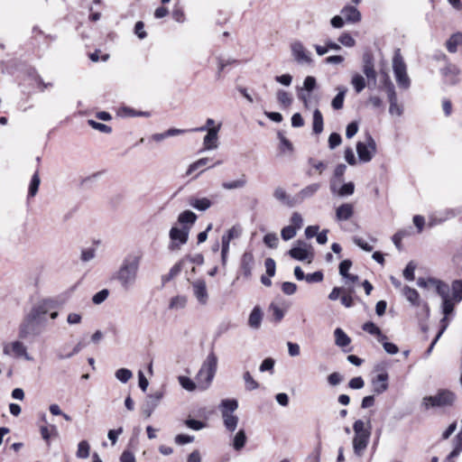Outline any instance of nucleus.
I'll use <instances>...</instances> for the list:
<instances>
[{
    "instance_id": "1",
    "label": "nucleus",
    "mask_w": 462,
    "mask_h": 462,
    "mask_svg": "<svg viewBox=\"0 0 462 462\" xmlns=\"http://www.w3.org/2000/svg\"><path fill=\"white\" fill-rule=\"evenodd\" d=\"M141 260V254H128L124 257L117 271L114 273L113 279L119 283L124 291H128L134 287L138 279Z\"/></svg>"
},
{
    "instance_id": "2",
    "label": "nucleus",
    "mask_w": 462,
    "mask_h": 462,
    "mask_svg": "<svg viewBox=\"0 0 462 462\" xmlns=\"http://www.w3.org/2000/svg\"><path fill=\"white\" fill-rule=\"evenodd\" d=\"M217 368V357L211 352L203 362L195 378L199 390L204 391L209 387L216 374Z\"/></svg>"
},
{
    "instance_id": "3",
    "label": "nucleus",
    "mask_w": 462,
    "mask_h": 462,
    "mask_svg": "<svg viewBox=\"0 0 462 462\" xmlns=\"http://www.w3.org/2000/svg\"><path fill=\"white\" fill-rule=\"evenodd\" d=\"M367 424L368 426L366 427L365 423L362 420H357L353 425V430L355 432L353 439V449L354 453L357 457H361L364 454L369 443L371 427L369 422Z\"/></svg>"
},
{
    "instance_id": "4",
    "label": "nucleus",
    "mask_w": 462,
    "mask_h": 462,
    "mask_svg": "<svg viewBox=\"0 0 462 462\" xmlns=\"http://www.w3.org/2000/svg\"><path fill=\"white\" fill-rule=\"evenodd\" d=\"M393 70L398 87L402 89H408L411 87V79L408 76L407 66L400 49L394 51Z\"/></svg>"
},
{
    "instance_id": "5",
    "label": "nucleus",
    "mask_w": 462,
    "mask_h": 462,
    "mask_svg": "<svg viewBox=\"0 0 462 462\" xmlns=\"http://www.w3.org/2000/svg\"><path fill=\"white\" fill-rule=\"evenodd\" d=\"M456 395L448 390H440L435 395L425 396L422 399L421 406L425 410L431 408H446L453 405Z\"/></svg>"
},
{
    "instance_id": "6",
    "label": "nucleus",
    "mask_w": 462,
    "mask_h": 462,
    "mask_svg": "<svg viewBox=\"0 0 462 462\" xmlns=\"http://www.w3.org/2000/svg\"><path fill=\"white\" fill-rule=\"evenodd\" d=\"M46 327L44 325L28 314L19 327V337L26 339L29 337H38L42 335Z\"/></svg>"
},
{
    "instance_id": "7",
    "label": "nucleus",
    "mask_w": 462,
    "mask_h": 462,
    "mask_svg": "<svg viewBox=\"0 0 462 462\" xmlns=\"http://www.w3.org/2000/svg\"><path fill=\"white\" fill-rule=\"evenodd\" d=\"M358 158L363 162H370L376 152V143L371 134H366L365 141L356 143Z\"/></svg>"
},
{
    "instance_id": "8",
    "label": "nucleus",
    "mask_w": 462,
    "mask_h": 462,
    "mask_svg": "<svg viewBox=\"0 0 462 462\" xmlns=\"http://www.w3.org/2000/svg\"><path fill=\"white\" fill-rule=\"evenodd\" d=\"M55 309L54 302L51 300H42L37 302L29 312V315L36 320L40 321L42 325L47 327L48 320L46 316L51 310Z\"/></svg>"
},
{
    "instance_id": "9",
    "label": "nucleus",
    "mask_w": 462,
    "mask_h": 462,
    "mask_svg": "<svg viewBox=\"0 0 462 462\" xmlns=\"http://www.w3.org/2000/svg\"><path fill=\"white\" fill-rule=\"evenodd\" d=\"M189 226H172L169 232L171 244L169 249L171 251L179 250L181 245H185L189 239Z\"/></svg>"
},
{
    "instance_id": "10",
    "label": "nucleus",
    "mask_w": 462,
    "mask_h": 462,
    "mask_svg": "<svg viewBox=\"0 0 462 462\" xmlns=\"http://www.w3.org/2000/svg\"><path fill=\"white\" fill-rule=\"evenodd\" d=\"M291 55L297 63L301 65H311L313 60L310 52L304 47L302 42L295 41L291 44Z\"/></svg>"
},
{
    "instance_id": "11",
    "label": "nucleus",
    "mask_w": 462,
    "mask_h": 462,
    "mask_svg": "<svg viewBox=\"0 0 462 462\" xmlns=\"http://www.w3.org/2000/svg\"><path fill=\"white\" fill-rule=\"evenodd\" d=\"M3 353L5 356L14 355L17 357L23 356L28 361L32 360V357L27 353L26 346L21 341L4 344Z\"/></svg>"
},
{
    "instance_id": "12",
    "label": "nucleus",
    "mask_w": 462,
    "mask_h": 462,
    "mask_svg": "<svg viewBox=\"0 0 462 462\" xmlns=\"http://www.w3.org/2000/svg\"><path fill=\"white\" fill-rule=\"evenodd\" d=\"M163 397L162 391H157L153 393L149 394L146 397L144 403L142 406V411L146 418L151 417L154 410L158 407L161 400Z\"/></svg>"
},
{
    "instance_id": "13",
    "label": "nucleus",
    "mask_w": 462,
    "mask_h": 462,
    "mask_svg": "<svg viewBox=\"0 0 462 462\" xmlns=\"http://www.w3.org/2000/svg\"><path fill=\"white\" fill-rule=\"evenodd\" d=\"M193 295L195 296L198 302L205 306L208 301V292L207 289V284L204 280L199 279L194 281L191 283Z\"/></svg>"
},
{
    "instance_id": "14",
    "label": "nucleus",
    "mask_w": 462,
    "mask_h": 462,
    "mask_svg": "<svg viewBox=\"0 0 462 462\" xmlns=\"http://www.w3.org/2000/svg\"><path fill=\"white\" fill-rule=\"evenodd\" d=\"M441 75L446 79L447 83L449 85H457L459 82L460 69L453 63L447 62L446 65L440 69Z\"/></svg>"
},
{
    "instance_id": "15",
    "label": "nucleus",
    "mask_w": 462,
    "mask_h": 462,
    "mask_svg": "<svg viewBox=\"0 0 462 462\" xmlns=\"http://www.w3.org/2000/svg\"><path fill=\"white\" fill-rule=\"evenodd\" d=\"M375 369L382 372L372 379L373 391L375 394H381L384 393L389 387V375L388 373L383 368L376 367Z\"/></svg>"
},
{
    "instance_id": "16",
    "label": "nucleus",
    "mask_w": 462,
    "mask_h": 462,
    "mask_svg": "<svg viewBox=\"0 0 462 462\" xmlns=\"http://www.w3.org/2000/svg\"><path fill=\"white\" fill-rule=\"evenodd\" d=\"M388 101L390 104L389 113L391 116H401L403 113V107L398 103L397 95L393 84L389 85L388 88Z\"/></svg>"
},
{
    "instance_id": "17",
    "label": "nucleus",
    "mask_w": 462,
    "mask_h": 462,
    "mask_svg": "<svg viewBox=\"0 0 462 462\" xmlns=\"http://www.w3.org/2000/svg\"><path fill=\"white\" fill-rule=\"evenodd\" d=\"M221 125L217 127H212L207 131V134L203 139V145L205 150H215L218 146V132Z\"/></svg>"
},
{
    "instance_id": "18",
    "label": "nucleus",
    "mask_w": 462,
    "mask_h": 462,
    "mask_svg": "<svg viewBox=\"0 0 462 462\" xmlns=\"http://www.w3.org/2000/svg\"><path fill=\"white\" fill-rule=\"evenodd\" d=\"M254 264V259L253 254L245 252L241 259V271L246 279L251 277Z\"/></svg>"
},
{
    "instance_id": "19",
    "label": "nucleus",
    "mask_w": 462,
    "mask_h": 462,
    "mask_svg": "<svg viewBox=\"0 0 462 462\" xmlns=\"http://www.w3.org/2000/svg\"><path fill=\"white\" fill-rule=\"evenodd\" d=\"M189 205L199 211H206L213 202L208 198L191 197L189 199Z\"/></svg>"
},
{
    "instance_id": "20",
    "label": "nucleus",
    "mask_w": 462,
    "mask_h": 462,
    "mask_svg": "<svg viewBox=\"0 0 462 462\" xmlns=\"http://www.w3.org/2000/svg\"><path fill=\"white\" fill-rule=\"evenodd\" d=\"M263 316V313L262 309L259 306H255L249 315V327L253 329H258L261 327Z\"/></svg>"
},
{
    "instance_id": "21",
    "label": "nucleus",
    "mask_w": 462,
    "mask_h": 462,
    "mask_svg": "<svg viewBox=\"0 0 462 462\" xmlns=\"http://www.w3.org/2000/svg\"><path fill=\"white\" fill-rule=\"evenodd\" d=\"M353 206L348 203L342 204L336 210V217L338 221L348 220L353 216Z\"/></svg>"
},
{
    "instance_id": "22",
    "label": "nucleus",
    "mask_w": 462,
    "mask_h": 462,
    "mask_svg": "<svg viewBox=\"0 0 462 462\" xmlns=\"http://www.w3.org/2000/svg\"><path fill=\"white\" fill-rule=\"evenodd\" d=\"M446 48L448 52L456 53L458 46L462 45V32L453 33L446 42Z\"/></svg>"
},
{
    "instance_id": "23",
    "label": "nucleus",
    "mask_w": 462,
    "mask_h": 462,
    "mask_svg": "<svg viewBox=\"0 0 462 462\" xmlns=\"http://www.w3.org/2000/svg\"><path fill=\"white\" fill-rule=\"evenodd\" d=\"M222 419L226 430L230 432H234L237 427V423L239 420L238 417L234 414H231V412H228V411H222Z\"/></svg>"
},
{
    "instance_id": "24",
    "label": "nucleus",
    "mask_w": 462,
    "mask_h": 462,
    "mask_svg": "<svg viewBox=\"0 0 462 462\" xmlns=\"http://www.w3.org/2000/svg\"><path fill=\"white\" fill-rule=\"evenodd\" d=\"M273 198L282 203L283 205H286L288 207H293L294 201L291 197L287 194L286 190L282 187H276L273 190Z\"/></svg>"
},
{
    "instance_id": "25",
    "label": "nucleus",
    "mask_w": 462,
    "mask_h": 462,
    "mask_svg": "<svg viewBox=\"0 0 462 462\" xmlns=\"http://www.w3.org/2000/svg\"><path fill=\"white\" fill-rule=\"evenodd\" d=\"M308 163L310 165V169L307 171V175L310 177L315 175L316 173L322 174L323 171L327 169L326 163L314 158H309Z\"/></svg>"
},
{
    "instance_id": "26",
    "label": "nucleus",
    "mask_w": 462,
    "mask_h": 462,
    "mask_svg": "<svg viewBox=\"0 0 462 462\" xmlns=\"http://www.w3.org/2000/svg\"><path fill=\"white\" fill-rule=\"evenodd\" d=\"M320 189L319 183H311L299 191L297 194L298 199L302 201L306 199L313 197Z\"/></svg>"
},
{
    "instance_id": "27",
    "label": "nucleus",
    "mask_w": 462,
    "mask_h": 462,
    "mask_svg": "<svg viewBox=\"0 0 462 462\" xmlns=\"http://www.w3.org/2000/svg\"><path fill=\"white\" fill-rule=\"evenodd\" d=\"M402 294L412 306H415V307L420 306V295L415 289L411 288L409 286H404L402 288Z\"/></svg>"
},
{
    "instance_id": "28",
    "label": "nucleus",
    "mask_w": 462,
    "mask_h": 462,
    "mask_svg": "<svg viewBox=\"0 0 462 462\" xmlns=\"http://www.w3.org/2000/svg\"><path fill=\"white\" fill-rule=\"evenodd\" d=\"M197 218V215L191 210H184L178 216V222L182 226H189L190 228L195 224Z\"/></svg>"
},
{
    "instance_id": "29",
    "label": "nucleus",
    "mask_w": 462,
    "mask_h": 462,
    "mask_svg": "<svg viewBox=\"0 0 462 462\" xmlns=\"http://www.w3.org/2000/svg\"><path fill=\"white\" fill-rule=\"evenodd\" d=\"M341 13L349 23H357L361 20L360 12L354 6H346L342 9Z\"/></svg>"
},
{
    "instance_id": "30",
    "label": "nucleus",
    "mask_w": 462,
    "mask_h": 462,
    "mask_svg": "<svg viewBox=\"0 0 462 462\" xmlns=\"http://www.w3.org/2000/svg\"><path fill=\"white\" fill-rule=\"evenodd\" d=\"M453 449L448 455L446 460L448 462L451 461L453 458L458 457L462 452V435L457 434L452 440Z\"/></svg>"
},
{
    "instance_id": "31",
    "label": "nucleus",
    "mask_w": 462,
    "mask_h": 462,
    "mask_svg": "<svg viewBox=\"0 0 462 462\" xmlns=\"http://www.w3.org/2000/svg\"><path fill=\"white\" fill-rule=\"evenodd\" d=\"M432 287L435 288L436 292L441 297L442 300L449 299L450 288L448 284L439 280L430 281Z\"/></svg>"
},
{
    "instance_id": "32",
    "label": "nucleus",
    "mask_w": 462,
    "mask_h": 462,
    "mask_svg": "<svg viewBox=\"0 0 462 462\" xmlns=\"http://www.w3.org/2000/svg\"><path fill=\"white\" fill-rule=\"evenodd\" d=\"M363 72L368 79L375 81L376 72L374 68V62L372 58L368 55L364 57Z\"/></svg>"
},
{
    "instance_id": "33",
    "label": "nucleus",
    "mask_w": 462,
    "mask_h": 462,
    "mask_svg": "<svg viewBox=\"0 0 462 462\" xmlns=\"http://www.w3.org/2000/svg\"><path fill=\"white\" fill-rule=\"evenodd\" d=\"M335 344L339 347H346L351 343V338L340 328L334 331Z\"/></svg>"
},
{
    "instance_id": "34",
    "label": "nucleus",
    "mask_w": 462,
    "mask_h": 462,
    "mask_svg": "<svg viewBox=\"0 0 462 462\" xmlns=\"http://www.w3.org/2000/svg\"><path fill=\"white\" fill-rule=\"evenodd\" d=\"M247 183V180L245 175H242L239 179L232 180V181H224L221 186L224 189L226 190H232V189H243L245 187Z\"/></svg>"
},
{
    "instance_id": "35",
    "label": "nucleus",
    "mask_w": 462,
    "mask_h": 462,
    "mask_svg": "<svg viewBox=\"0 0 462 462\" xmlns=\"http://www.w3.org/2000/svg\"><path fill=\"white\" fill-rule=\"evenodd\" d=\"M268 311L272 313V320L274 322H280L285 314V310L280 307L276 302H272L269 305Z\"/></svg>"
},
{
    "instance_id": "36",
    "label": "nucleus",
    "mask_w": 462,
    "mask_h": 462,
    "mask_svg": "<svg viewBox=\"0 0 462 462\" xmlns=\"http://www.w3.org/2000/svg\"><path fill=\"white\" fill-rule=\"evenodd\" d=\"M337 89L338 93L332 99L331 106L334 109L339 110L343 107L344 99L347 89L345 87H338Z\"/></svg>"
},
{
    "instance_id": "37",
    "label": "nucleus",
    "mask_w": 462,
    "mask_h": 462,
    "mask_svg": "<svg viewBox=\"0 0 462 462\" xmlns=\"http://www.w3.org/2000/svg\"><path fill=\"white\" fill-rule=\"evenodd\" d=\"M323 116L321 112L317 108L313 112V124H312V129L313 133L316 134H319L323 131Z\"/></svg>"
},
{
    "instance_id": "38",
    "label": "nucleus",
    "mask_w": 462,
    "mask_h": 462,
    "mask_svg": "<svg viewBox=\"0 0 462 462\" xmlns=\"http://www.w3.org/2000/svg\"><path fill=\"white\" fill-rule=\"evenodd\" d=\"M246 434L245 430H239L233 439V448L236 450H241L246 443Z\"/></svg>"
},
{
    "instance_id": "39",
    "label": "nucleus",
    "mask_w": 462,
    "mask_h": 462,
    "mask_svg": "<svg viewBox=\"0 0 462 462\" xmlns=\"http://www.w3.org/2000/svg\"><path fill=\"white\" fill-rule=\"evenodd\" d=\"M188 301V298L185 295H178L171 298L169 309L171 310H182L186 307Z\"/></svg>"
},
{
    "instance_id": "40",
    "label": "nucleus",
    "mask_w": 462,
    "mask_h": 462,
    "mask_svg": "<svg viewBox=\"0 0 462 462\" xmlns=\"http://www.w3.org/2000/svg\"><path fill=\"white\" fill-rule=\"evenodd\" d=\"M452 296L450 299L455 302L462 300V281L455 280L451 285Z\"/></svg>"
},
{
    "instance_id": "41",
    "label": "nucleus",
    "mask_w": 462,
    "mask_h": 462,
    "mask_svg": "<svg viewBox=\"0 0 462 462\" xmlns=\"http://www.w3.org/2000/svg\"><path fill=\"white\" fill-rule=\"evenodd\" d=\"M40 183H41V179L39 176V172L35 171L32 177V180H31V182L29 185L28 197L32 198L37 194Z\"/></svg>"
},
{
    "instance_id": "42",
    "label": "nucleus",
    "mask_w": 462,
    "mask_h": 462,
    "mask_svg": "<svg viewBox=\"0 0 462 462\" xmlns=\"http://www.w3.org/2000/svg\"><path fill=\"white\" fill-rule=\"evenodd\" d=\"M289 254L293 259H296L299 261H304L308 258L309 253H308L307 249L299 246V247H292L289 251Z\"/></svg>"
},
{
    "instance_id": "43",
    "label": "nucleus",
    "mask_w": 462,
    "mask_h": 462,
    "mask_svg": "<svg viewBox=\"0 0 462 462\" xmlns=\"http://www.w3.org/2000/svg\"><path fill=\"white\" fill-rule=\"evenodd\" d=\"M276 97L278 102L284 107L290 106L292 103V97L285 90L279 89L276 93Z\"/></svg>"
},
{
    "instance_id": "44",
    "label": "nucleus",
    "mask_w": 462,
    "mask_h": 462,
    "mask_svg": "<svg viewBox=\"0 0 462 462\" xmlns=\"http://www.w3.org/2000/svg\"><path fill=\"white\" fill-rule=\"evenodd\" d=\"M351 84L357 93H360L365 88V79L360 74H354L351 79Z\"/></svg>"
},
{
    "instance_id": "45",
    "label": "nucleus",
    "mask_w": 462,
    "mask_h": 462,
    "mask_svg": "<svg viewBox=\"0 0 462 462\" xmlns=\"http://www.w3.org/2000/svg\"><path fill=\"white\" fill-rule=\"evenodd\" d=\"M115 376L121 383H126L133 377V373L127 368H120L116 371Z\"/></svg>"
},
{
    "instance_id": "46",
    "label": "nucleus",
    "mask_w": 462,
    "mask_h": 462,
    "mask_svg": "<svg viewBox=\"0 0 462 462\" xmlns=\"http://www.w3.org/2000/svg\"><path fill=\"white\" fill-rule=\"evenodd\" d=\"M243 379L245 381V390L254 391L259 388V383L253 378L248 371L244 373Z\"/></svg>"
},
{
    "instance_id": "47",
    "label": "nucleus",
    "mask_w": 462,
    "mask_h": 462,
    "mask_svg": "<svg viewBox=\"0 0 462 462\" xmlns=\"http://www.w3.org/2000/svg\"><path fill=\"white\" fill-rule=\"evenodd\" d=\"M238 408V402L235 399H226L221 402V412L226 411L233 412Z\"/></svg>"
},
{
    "instance_id": "48",
    "label": "nucleus",
    "mask_w": 462,
    "mask_h": 462,
    "mask_svg": "<svg viewBox=\"0 0 462 462\" xmlns=\"http://www.w3.org/2000/svg\"><path fill=\"white\" fill-rule=\"evenodd\" d=\"M90 447L88 441L82 440L78 445V450L76 453L77 457L79 458H87L89 456Z\"/></svg>"
},
{
    "instance_id": "49",
    "label": "nucleus",
    "mask_w": 462,
    "mask_h": 462,
    "mask_svg": "<svg viewBox=\"0 0 462 462\" xmlns=\"http://www.w3.org/2000/svg\"><path fill=\"white\" fill-rule=\"evenodd\" d=\"M86 346V345L79 341L75 346L74 348L72 349L71 352L69 353H67V354H63L61 351L58 352L57 354V356L59 359L62 360V359H67V358H70L72 357L73 356L77 355L78 353H79L84 347Z\"/></svg>"
},
{
    "instance_id": "50",
    "label": "nucleus",
    "mask_w": 462,
    "mask_h": 462,
    "mask_svg": "<svg viewBox=\"0 0 462 462\" xmlns=\"http://www.w3.org/2000/svg\"><path fill=\"white\" fill-rule=\"evenodd\" d=\"M180 384L187 391L192 392L198 388L197 382H193L190 378L187 376H179Z\"/></svg>"
},
{
    "instance_id": "51",
    "label": "nucleus",
    "mask_w": 462,
    "mask_h": 462,
    "mask_svg": "<svg viewBox=\"0 0 462 462\" xmlns=\"http://www.w3.org/2000/svg\"><path fill=\"white\" fill-rule=\"evenodd\" d=\"M278 138L280 140V149L282 152H291L293 151L292 143L284 136V134L281 132L278 133Z\"/></svg>"
},
{
    "instance_id": "52",
    "label": "nucleus",
    "mask_w": 462,
    "mask_h": 462,
    "mask_svg": "<svg viewBox=\"0 0 462 462\" xmlns=\"http://www.w3.org/2000/svg\"><path fill=\"white\" fill-rule=\"evenodd\" d=\"M209 162V159L208 158H201L198 161H196L195 162L191 163L186 172L187 175H190L191 173H193L195 171L200 169L201 167H204L208 164V162Z\"/></svg>"
},
{
    "instance_id": "53",
    "label": "nucleus",
    "mask_w": 462,
    "mask_h": 462,
    "mask_svg": "<svg viewBox=\"0 0 462 462\" xmlns=\"http://www.w3.org/2000/svg\"><path fill=\"white\" fill-rule=\"evenodd\" d=\"M296 234H297V230L292 226H284L281 231L282 238L284 241L291 240V238H293L296 236Z\"/></svg>"
},
{
    "instance_id": "54",
    "label": "nucleus",
    "mask_w": 462,
    "mask_h": 462,
    "mask_svg": "<svg viewBox=\"0 0 462 462\" xmlns=\"http://www.w3.org/2000/svg\"><path fill=\"white\" fill-rule=\"evenodd\" d=\"M416 269V264L413 262H410L405 269L403 270V277L409 281L411 282L415 279L414 272Z\"/></svg>"
},
{
    "instance_id": "55",
    "label": "nucleus",
    "mask_w": 462,
    "mask_h": 462,
    "mask_svg": "<svg viewBox=\"0 0 462 462\" xmlns=\"http://www.w3.org/2000/svg\"><path fill=\"white\" fill-rule=\"evenodd\" d=\"M353 291V288H348L346 289V291L345 293H342V296L340 297V301L342 305H344L346 308H350L353 305V299L351 297V293Z\"/></svg>"
},
{
    "instance_id": "56",
    "label": "nucleus",
    "mask_w": 462,
    "mask_h": 462,
    "mask_svg": "<svg viewBox=\"0 0 462 462\" xmlns=\"http://www.w3.org/2000/svg\"><path fill=\"white\" fill-rule=\"evenodd\" d=\"M355 190V185L353 182H347L342 185V187L339 189L337 194L340 197H346L350 196L354 193Z\"/></svg>"
},
{
    "instance_id": "57",
    "label": "nucleus",
    "mask_w": 462,
    "mask_h": 462,
    "mask_svg": "<svg viewBox=\"0 0 462 462\" xmlns=\"http://www.w3.org/2000/svg\"><path fill=\"white\" fill-rule=\"evenodd\" d=\"M457 302L452 299L442 300V312L445 316L450 315L454 310V306Z\"/></svg>"
},
{
    "instance_id": "58",
    "label": "nucleus",
    "mask_w": 462,
    "mask_h": 462,
    "mask_svg": "<svg viewBox=\"0 0 462 462\" xmlns=\"http://www.w3.org/2000/svg\"><path fill=\"white\" fill-rule=\"evenodd\" d=\"M278 236L274 233H270L264 236L263 242L264 244L271 248H275L278 245Z\"/></svg>"
},
{
    "instance_id": "59",
    "label": "nucleus",
    "mask_w": 462,
    "mask_h": 462,
    "mask_svg": "<svg viewBox=\"0 0 462 462\" xmlns=\"http://www.w3.org/2000/svg\"><path fill=\"white\" fill-rule=\"evenodd\" d=\"M274 360L271 357L265 358L260 365V372H271L273 373Z\"/></svg>"
},
{
    "instance_id": "60",
    "label": "nucleus",
    "mask_w": 462,
    "mask_h": 462,
    "mask_svg": "<svg viewBox=\"0 0 462 462\" xmlns=\"http://www.w3.org/2000/svg\"><path fill=\"white\" fill-rule=\"evenodd\" d=\"M184 423L188 428L194 430H200L206 427V423L194 419H188Z\"/></svg>"
},
{
    "instance_id": "61",
    "label": "nucleus",
    "mask_w": 462,
    "mask_h": 462,
    "mask_svg": "<svg viewBox=\"0 0 462 462\" xmlns=\"http://www.w3.org/2000/svg\"><path fill=\"white\" fill-rule=\"evenodd\" d=\"M352 266V262L348 259L343 260L339 264V274L343 277H348L349 269Z\"/></svg>"
},
{
    "instance_id": "62",
    "label": "nucleus",
    "mask_w": 462,
    "mask_h": 462,
    "mask_svg": "<svg viewBox=\"0 0 462 462\" xmlns=\"http://www.w3.org/2000/svg\"><path fill=\"white\" fill-rule=\"evenodd\" d=\"M342 142V138L340 134L337 133H332L328 137V147L331 150H334L336 147L340 145Z\"/></svg>"
},
{
    "instance_id": "63",
    "label": "nucleus",
    "mask_w": 462,
    "mask_h": 462,
    "mask_svg": "<svg viewBox=\"0 0 462 462\" xmlns=\"http://www.w3.org/2000/svg\"><path fill=\"white\" fill-rule=\"evenodd\" d=\"M323 273L320 271H317L313 273L307 274L305 281L309 283L320 282L323 281Z\"/></svg>"
},
{
    "instance_id": "64",
    "label": "nucleus",
    "mask_w": 462,
    "mask_h": 462,
    "mask_svg": "<svg viewBox=\"0 0 462 462\" xmlns=\"http://www.w3.org/2000/svg\"><path fill=\"white\" fill-rule=\"evenodd\" d=\"M362 328L365 332L374 336H377L381 331V329L372 321L365 322Z\"/></svg>"
}]
</instances>
